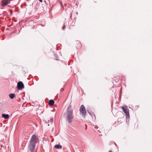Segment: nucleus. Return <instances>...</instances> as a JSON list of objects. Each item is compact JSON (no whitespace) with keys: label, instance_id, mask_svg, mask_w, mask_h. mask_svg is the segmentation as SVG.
<instances>
[{"label":"nucleus","instance_id":"nucleus-17","mask_svg":"<svg viewBox=\"0 0 152 152\" xmlns=\"http://www.w3.org/2000/svg\"><path fill=\"white\" fill-rule=\"evenodd\" d=\"M7 2H8L7 4H9V3H10V1H7Z\"/></svg>","mask_w":152,"mask_h":152},{"label":"nucleus","instance_id":"nucleus-19","mask_svg":"<svg viewBox=\"0 0 152 152\" xmlns=\"http://www.w3.org/2000/svg\"><path fill=\"white\" fill-rule=\"evenodd\" d=\"M109 152H113L112 151L110 150L109 151Z\"/></svg>","mask_w":152,"mask_h":152},{"label":"nucleus","instance_id":"nucleus-21","mask_svg":"<svg viewBox=\"0 0 152 152\" xmlns=\"http://www.w3.org/2000/svg\"><path fill=\"white\" fill-rule=\"evenodd\" d=\"M29 0H26L27 1H28Z\"/></svg>","mask_w":152,"mask_h":152},{"label":"nucleus","instance_id":"nucleus-10","mask_svg":"<svg viewBox=\"0 0 152 152\" xmlns=\"http://www.w3.org/2000/svg\"><path fill=\"white\" fill-rule=\"evenodd\" d=\"M9 96L11 99H13L15 96V95L14 94L11 93L9 94Z\"/></svg>","mask_w":152,"mask_h":152},{"label":"nucleus","instance_id":"nucleus-16","mask_svg":"<svg viewBox=\"0 0 152 152\" xmlns=\"http://www.w3.org/2000/svg\"><path fill=\"white\" fill-rule=\"evenodd\" d=\"M55 57H56V58H58V57H57V56L56 55H55Z\"/></svg>","mask_w":152,"mask_h":152},{"label":"nucleus","instance_id":"nucleus-4","mask_svg":"<svg viewBox=\"0 0 152 152\" xmlns=\"http://www.w3.org/2000/svg\"><path fill=\"white\" fill-rule=\"evenodd\" d=\"M17 88L18 90H21L24 88V85L22 82L19 81L18 82Z\"/></svg>","mask_w":152,"mask_h":152},{"label":"nucleus","instance_id":"nucleus-2","mask_svg":"<svg viewBox=\"0 0 152 152\" xmlns=\"http://www.w3.org/2000/svg\"><path fill=\"white\" fill-rule=\"evenodd\" d=\"M73 112L71 111H68L67 112V121L70 124L72 122V119L73 118V117L72 115Z\"/></svg>","mask_w":152,"mask_h":152},{"label":"nucleus","instance_id":"nucleus-9","mask_svg":"<svg viewBox=\"0 0 152 152\" xmlns=\"http://www.w3.org/2000/svg\"><path fill=\"white\" fill-rule=\"evenodd\" d=\"M54 147L58 149L59 148H62V146L60 144H57L55 145Z\"/></svg>","mask_w":152,"mask_h":152},{"label":"nucleus","instance_id":"nucleus-13","mask_svg":"<svg viewBox=\"0 0 152 152\" xmlns=\"http://www.w3.org/2000/svg\"><path fill=\"white\" fill-rule=\"evenodd\" d=\"M53 120H54V119L53 118H51L50 119V121L51 122H53Z\"/></svg>","mask_w":152,"mask_h":152},{"label":"nucleus","instance_id":"nucleus-1","mask_svg":"<svg viewBox=\"0 0 152 152\" xmlns=\"http://www.w3.org/2000/svg\"><path fill=\"white\" fill-rule=\"evenodd\" d=\"M37 142V138L35 134H33L31 139L30 144L29 145L30 151L31 152H33L35 149L36 143Z\"/></svg>","mask_w":152,"mask_h":152},{"label":"nucleus","instance_id":"nucleus-14","mask_svg":"<svg viewBox=\"0 0 152 152\" xmlns=\"http://www.w3.org/2000/svg\"><path fill=\"white\" fill-rule=\"evenodd\" d=\"M39 0L41 3H42V0Z\"/></svg>","mask_w":152,"mask_h":152},{"label":"nucleus","instance_id":"nucleus-8","mask_svg":"<svg viewBox=\"0 0 152 152\" xmlns=\"http://www.w3.org/2000/svg\"><path fill=\"white\" fill-rule=\"evenodd\" d=\"M54 101L53 99H51L49 100V106H51L53 105L54 103Z\"/></svg>","mask_w":152,"mask_h":152},{"label":"nucleus","instance_id":"nucleus-18","mask_svg":"<svg viewBox=\"0 0 152 152\" xmlns=\"http://www.w3.org/2000/svg\"><path fill=\"white\" fill-rule=\"evenodd\" d=\"M88 113H89V114H90V115H91V113H90L89 111H88Z\"/></svg>","mask_w":152,"mask_h":152},{"label":"nucleus","instance_id":"nucleus-3","mask_svg":"<svg viewBox=\"0 0 152 152\" xmlns=\"http://www.w3.org/2000/svg\"><path fill=\"white\" fill-rule=\"evenodd\" d=\"M80 114L83 116H85L86 113V112L85 109V108L83 105L81 106L80 108Z\"/></svg>","mask_w":152,"mask_h":152},{"label":"nucleus","instance_id":"nucleus-7","mask_svg":"<svg viewBox=\"0 0 152 152\" xmlns=\"http://www.w3.org/2000/svg\"><path fill=\"white\" fill-rule=\"evenodd\" d=\"M2 117L4 118V119H7L9 118V116L8 114H3L2 115Z\"/></svg>","mask_w":152,"mask_h":152},{"label":"nucleus","instance_id":"nucleus-12","mask_svg":"<svg viewBox=\"0 0 152 152\" xmlns=\"http://www.w3.org/2000/svg\"><path fill=\"white\" fill-rule=\"evenodd\" d=\"M65 27H66V26H65V25L64 24V26H63L62 27V30H64L65 29Z\"/></svg>","mask_w":152,"mask_h":152},{"label":"nucleus","instance_id":"nucleus-6","mask_svg":"<svg viewBox=\"0 0 152 152\" xmlns=\"http://www.w3.org/2000/svg\"><path fill=\"white\" fill-rule=\"evenodd\" d=\"M2 3L1 6L2 7H4L7 4V0H3L1 1Z\"/></svg>","mask_w":152,"mask_h":152},{"label":"nucleus","instance_id":"nucleus-20","mask_svg":"<svg viewBox=\"0 0 152 152\" xmlns=\"http://www.w3.org/2000/svg\"><path fill=\"white\" fill-rule=\"evenodd\" d=\"M53 129H52V130L53 131Z\"/></svg>","mask_w":152,"mask_h":152},{"label":"nucleus","instance_id":"nucleus-11","mask_svg":"<svg viewBox=\"0 0 152 152\" xmlns=\"http://www.w3.org/2000/svg\"><path fill=\"white\" fill-rule=\"evenodd\" d=\"M71 105H70L69 106V107H68V108H67V112H68V111H72V112H73V110L71 109Z\"/></svg>","mask_w":152,"mask_h":152},{"label":"nucleus","instance_id":"nucleus-5","mask_svg":"<svg viewBox=\"0 0 152 152\" xmlns=\"http://www.w3.org/2000/svg\"><path fill=\"white\" fill-rule=\"evenodd\" d=\"M122 111L126 114V118H129V110L128 109L126 110L125 107L123 106L122 107Z\"/></svg>","mask_w":152,"mask_h":152},{"label":"nucleus","instance_id":"nucleus-15","mask_svg":"<svg viewBox=\"0 0 152 152\" xmlns=\"http://www.w3.org/2000/svg\"><path fill=\"white\" fill-rule=\"evenodd\" d=\"M11 11V14H12V11L11 10H10Z\"/></svg>","mask_w":152,"mask_h":152}]
</instances>
